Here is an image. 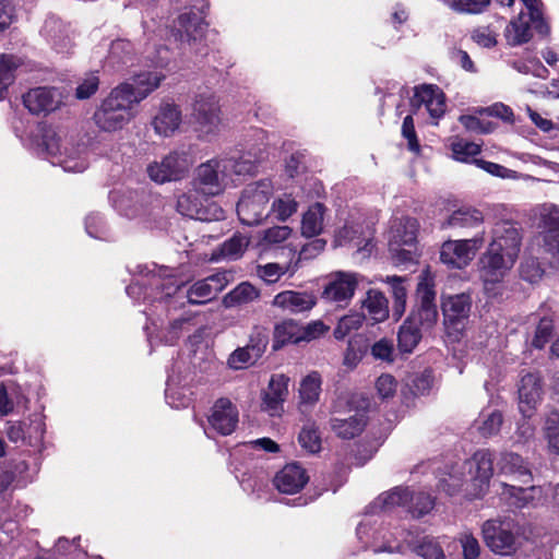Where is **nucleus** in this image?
Instances as JSON below:
<instances>
[{"instance_id": "obj_1", "label": "nucleus", "mask_w": 559, "mask_h": 559, "mask_svg": "<svg viewBox=\"0 0 559 559\" xmlns=\"http://www.w3.org/2000/svg\"><path fill=\"white\" fill-rule=\"evenodd\" d=\"M164 75L156 72L141 73L132 84L123 83L114 88L94 112L96 126L105 132L122 129L132 118L131 109L157 88Z\"/></svg>"}, {"instance_id": "obj_2", "label": "nucleus", "mask_w": 559, "mask_h": 559, "mask_svg": "<svg viewBox=\"0 0 559 559\" xmlns=\"http://www.w3.org/2000/svg\"><path fill=\"white\" fill-rule=\"evenodd\" d=\"M259 157L251 152H231L202 163L195 169L192 186L205 201L222 193L234 176L253 175Z\"/></svg>"}, {"instance_id": "obj_3", "label": "nucleus", "mask_w": 559, "mask_h": 559, "mask_svg": "<svg viewBox=\"0 0 559 559\" xmlns=\"http://www.w3.org/2000/svg\"><path fill=\"white\" fill-rule=\"evenodd\" d=\"M516 261L514 250L509 252L500 251L498 245H489L487 251L483 253L478 261L479 276L484 284L485 293L488 297H497L502 293V280L512 269Z\"/></svg>"}, {"instance_id": "obj_4", "label": "nucleus", "mask_w": 559, "mask_h": 559, "mask_svg": "<svg viewBox=\"0 0 559 559\" xmlns=\"http://www.w3.org/2000/svg\"><path fill=\"white\" fill-rule=\"evenodd\" d=\"M273 190L267 179L250 183L243 189L237 203V215L243 225L257 226L267 217V203Z\"/></svg>"}, {"instance_id": "obj_5", "label": "nucleus", "mask_w": 559, "mask_h": 559, "mask_svg": "<svg viewBox=\"0 0 559 559\" xmlns=\"http://www.w3.org/2000/svg\"><path fill=\"white\" fill-rule=\"evenodd\" d=\"M418 228L419 224L414 217L402 216L391 221L389 251L396 264L415 262Z\"/></svg>"}, {"instance_id": "obj_6", "label": "nucleus", "mask_w": 559, "mask_h": 559, "mask_svg": "<svg viewBox=\"0 0 559 559\" xmlns=\"http://www.w3.org/2000/svg\"><path fill=\"white\" fill-rule=\"evenodd\" d=\"M484 242L485 231L469 239L447 240L441 246L440 260L449 267L463 269L471 263Z\"/></svg>"}, {"instance_id": "obj_7", "label": "nucleus", "mask_w": 559, "mask_h": 559, "mask_svg": "<svg viewBox=\"0 0 559 559\" xmlns=\"http://www.w3.org/2000/svg\"><path fill=\"white\" fill-rule=\"evenodd\" d=\"M177 210L180 214L199 221H219L225 218L224 210L215 202L204 200L201 191L192 188L181 194L177 200Z\"/></svg>"}, {"instance_id": "obj_8", "label": "nucleus", "mask_w": 559, "mask_h": 559, "mask_svg": "<svg viewBox=\"0 0 559 559\" xmlns=\"http://www.w3.org/2000/svg\"><path fill=\"white\" fill-rule=\"evenodd\" d=\"M39 146L48 156L56 158V160H52V164H60L66 171L81 173L87 167L86 159L83 157L86 146L84 144L80 145L74 154L69 153L68 148H66L63 156L60 152V138L51 129L45 130Z\"/></svg>"}, {"instance_id": "obj_9", "label": "nucleus", "mask_w": 559, "mask_h": 559, "mask_svg": "<svg viewBox=\"0 0 559 559\" xmlns=\"http://www.w3.org/2000/svg\"><path fill=\"white\" fill-rule=\"evenodd\" d=\"M514 523L510 519L487 520L481 532L486 545L497 555L510 556L515 549Z\"/></svg>"}, {"instance_id": "obj_10", "label": "nucleus", "mask_w": 559, "mask_h": 559, "mask_svg": "<svg viewBox=\"0 0 559 559\" xmlns=\"http://www.w3.org/2000/svg\"><path fill=\"white\" fill-rule=\"evenodd\" d=\"M191 165L192 160L187 153L171 152L160 162L150 164L147 174L157 183L177 181L188 174Z\"/></svg>"}, {"instance_id": "obj_11", "label": "nucleus", "mask_w": 559, "mask_h": 559, "mask_svg": "<svg viewBox=\"0 0 559 559\" xmlns=\"http://www.w3.org/2000/svg\"><path fill=\"white\" fill-rule=\"evenodd\" d=\"M462 467L471 475V481L475 487L474 496H483L493 474V457L490 451H476L469 460L462 462Z\"/></svg>"}, {"instance_id": "obj_12", "label": "nucleus", "mask_w": 559, "mask_h": 559, "mask_svg": "<svg viewBox=\"0 0 559 559\" xmlns=\"http://www.w3.org/2000/svg\"><path fill=\"white\" fill-rule=\"evenodd\" d=\"M192 117L200 136L215 134L221 124L219 107L215 97L199 96L193 105Z\"/></svg>"}, {"instance_id": "obj_13", "label": "nucleus", "mask_w": 559, "mask_h": 559, "mask_svg": "<svg viewBox=\"0 0 559 559\" xmlns=\"http://www.w3.org/2000/svg\"><path fill=\"white\" fill-rule=\"evenodd\" d=\"M64 95L57 87L40 86L23 95V104L33 115H48L63 105Z\"/></svg>"}, {"instance_id": "obj_14", "label": "nucleus", "mask_w": 559, "mask_h": 559, "mask_svg": "<svg viewBox=\"0 0 559 559\" xmlns=\"http://www.w3.org/2000/svg\"><path fill=\"white\" fill-rule=\"evenodd\" d=\"M229 283V273L217 272L192 284L187 290L188 302L203 305L213 300Z\"/></svg>"}, {"instance_id": "obj_15", "label": "nucleus", "mask_w": 559, "mask_h": 559, "mask_svg": "<svg viewBox=\"0 0 559 559\" xmlns=\"http://www.w3.org/2000/svg\"><path fill=\"white\" fill-rule=\"evenodd\" d=\"M472 309V298L462 293L443 298L442 313L444 324L455 331H461L468 319Z\"/></svg>"}, {"instance_id": "obj_16", "label": "nucleus", "mask_w": 559, "mask_h": 559, "mask_svg": "<svg viewBox=\"0 0 559 559\" xmlns=\"http://www.w3.org/2000/svg\"><path fill=\"white\" fill-rule=\"evenodd\" d=\"M207 421L217 433L228 436L238 425V409L230 400L221 397L212 406Z\"/></svg>"}, {"instance_id": "obj_17", "label": "nucleus", "mask_w": 559, "mask_h": 559, "mask_svg": "<svg viewBox=\"0 0 559 559\" xmlns=\"http://www.w3.org/2000/svg\"><path fill=\"white\" fill-rule=\"evenodd\" d=\"M540 378L535 373L522 377L519 386V409L525 418H531L542 400Z\"/></svg>"}, {"instance_id": "obj_18", "label": "nucleus", "mask_w": 559, "mask_h": 559, "mask_svg": "<svg viewBox=\"0 0 559 559\" xmlns=\"http://www.w3.org/2000/svg\"><path fill=\"white\" fill-rule=\"evenodd\" d=\"M289 378L283 373L273 374L262 396V408L270 415H280L288 396Z\"/></svg>"}, {"instance_id": "obj_19", "label": "nucleus", "mask_w": 559, "mask_h": 559, "mask_svg": "<svg viewBox=\"0 0 559 559\" xmlns=\"http://www.w3.org/2000/svg\"><path fill=\"white\" fill-rule=\"evenodd\" d=\"M308 480L309 476L306 469L298 463H290L276 473L273 483L278 491L294 495L300 491Z\"/></svg>"}, {"instance_id": "obj_20", "label": "nucleus", "mask_w": 559, "mask_h": 559, "mask_svg": "<svg viewBox=\"0 0 559 559\" xmlns=\"http://www.w3.org/2000/svg\"><path fill=\"white\" fill-rule=\"evenodd\" d=\"M411 103L412 106L417 108L425 105L429 115L436 119L442 117L445 112V96L443 92L435 85H421L416 87Z\"/></svg>"}, {"instance_id": "obj_21", "label": "nucleus", "mask_w": 559, "mask_h": 559, "mask_svg": "<svg viewBox=\"0 0 559 559\" xmlns=\"http://www.w3.org/2000/svg\"><path fill=\"white\" fill-rule=\"evenodd\" d=\"M358 281L355 273L337 272L323 290L328 301L347 302L354 296Z\"/></svg>"}, {"instance_id": "obj_22", "label": "nucleus", "mask_w": 559, "mask_h": 559, "mask_svg": "<svg viewBox=\"0 0 559 559\" xmlns=\"http://www.w3.org/2000/svg\"><path fill=\"white\" fill-rule=\"evenodd\" d=\"M322 378L318 371H311L304 377L298 388L297 408L301 414H310L321 394Z\"/></svg>"}, {"instance_id": "obj_23", "label": "nucleus", "mask_w": 559, "mask_h": 559, "mask_svg": "<svg viewBox=\"0 0 559 559\" xmlns=\"http://www.w3.org/2000/svg\"><path fill=\"white\" fill-rule=\"evenodd\" d=\"M179 107L173 103H163L152 120L154 131L160 136H170L181 124Z\"/></svg>"}, {"instance_id": "obj_24", "label": "nucleus", "mask_w": 559, "mask_h": 559, "mask_svg": "<svg viewBox=\"0 0 559 559\" xmlns=\"http://www.w3.org/2000/svg\"><path fill=\"white\" fill-rule=\"evenodd\" d=\"M521 235L516 225L509 221L496 223L492 229V240L489 245H498L500 251L507 253L511 248L514 250V258L518 259L521 248Z\"/></svg>"}, {"instance_id": "obj_25", "label": "nucleus", "mask_w": 559, "mask_h": 559, "mask_svg": "<svg viewBox=\"0 0 559 559\" xmlns=\"http://www.w3.org/2000/svg\"><path fill=\"white\" fill-rule=\"evenodd\" d=\"M314 305L316 298L306 292L285 290L273 299V306L292 313L310 310Z\"/></svg>"}, {"instance_id": "obj_26", "label": "nucleus", "mask_w": 559, "mask_h": 559, "mask_svg": "<svg viewBox=\"0 0 559 559\" xmlns=\"http://www.w3.org/2000/svg\"><path fill=\"white\" fill-rule=\"evenodd\" d=\"M5 432L11 442L34 444L43 439L44 427L39 420L32 421L31 424L25 421H8Z\"/></svg>"}, {"instance_id": "obj_27", "label": "nucleus", "mask_w": 559, "mask_h": 559, "mask_svg": "<svg viewBox=\"0 0 559 559\" xmlns=\"http://www.w3.org/2000/svg\"><path fill=\"white\" fill-rule=\"evenodd\" d=\"M373 522L370 519H364L357 526L356 534L358 539L364 544V547L371 546L373 548V552L386 551L389 554H394L395 551L402 552V546L400 544L396 545H380L378 539L383 538L384 535L381 534V531L374 527Z\"/></svg>"}, {"instance_id": "obj_28", "label": "nucleus", "mask_w": 559, "mask_h": 559, "mask_svg": "<svg viewBox=\"0 0 559 559\" xmlns=\"http://www.w3.org/2000/svg\"><path fill=\"white\" fill-rule=\"evenodd\" d=\"M543 246L549 253H559V209L550 206L542 214Z\"/></svg>"}, {"instance_id": "obj_29", "label": "nucleus", "mask_w": 559, "mask_h": 559, "mask_svg": "<svg viewBox=\"0 0 559 559\" xmlns=\"http://www.w3.org/2000/svg\"><path fill=\"white\" fill-rule=\"evenodd\" d=\"M205 23L195 12H186L178 16L174 36L181 41L197 40L203 36Z\"/></svg>"}, {"instance_id": "obj_30", "label": "nucleus", "mask_w": 559, "mask_h": 559, "mask_svg": "<svg viewBox=\"0 0 559 559\" xmlns=\"http://www.w3.org/2000/svg\"><path fill=\"white\" fill-rule=\"evenodd\" d=\"M370 235V230L368 228L365 230L362 224H346L337 231L335 242L338 246L353 243L359 250H369L371 242Z\"/></svg>"}, {"instance_id": "obj_31", "label": "nucleus", "mask_w": 559, "mask_h": 559, "mask_svg": "<svg viewBox=\"0 0 559 559\" xmlns=\"http://www.w3.org/2000/svg\"><path fill=\"white\" fill-rule=\"evenodd\" d=\"M530 14L521 12L515 19H512L504 29V37L510 46H519L527 43L533 34Z\"/></svg>"}, {"instance_id": "obj_32", "label": "nucleus", "mask_w": 559, "mask_h": 559, "mask_svg": "<svg viewBox=\"0 0 559 559\" xmlns=\"http://www.w3.org/2000/svg\"><path fill=\"white\" fill-rule=\"evenodd\" d=\"M484 223V215L480 211L473 207H461L453 211L445 221L441 223V228H475Z\"/></svg>"}, {"instance_id": "obj_33", "label": "nucleus", "mask_w": 559, "mask_h": 559, "mask_svg": "<svg viewBox=\"0 0 559 559\" xmlns=\"http://www.w3.org/2000/svg\"><path fill=\"white\" fill-rule=\"evenodd\" d=\"M498 467L502 474L512 475L524 484H527L532 479V473L527 463L516 453H501Z\"/></svg>"}, {"instance_id": "obj_34", "label": "nucleus", "mask_w": 559, "mask_h": 559, "mask_svg": "<svg viewBox=\"0 0 559 559\" xmlns=\"http://www.w3.org/2000/svg\"><path fill=\"white\" fill-rule=\"evenodd\" d=\"M366 424L365 412H357L348 418H333L331 420L332 430L343 439H352L360 435Z\"/></svg>"}, {"instance_id": "obj_35", "label": "nucleus", "mask_w": 559, "mask_h": 559, "mask_svg": "<svg viewBox=\"0 0 559 559\" xmlns=\"http://www.w3.org/2000/svg\"><path fill=\"white\" fill-rule=\"evenodd\" d=\"M250 243V238L240 233L234 234L225 240L217 251L213 253V259L238 260L241 258Z\"/></svg>"}, {"instance_id": "obj_36", "label": "nucleus", "mask_w": 559, "mask_h": 559, "mask_svg": "<svg viewBox=\"0 0 559 559\" xmlns=\"http://www.w3.org/2000/svg\"><path fill=\"white\" fill-rule=\"evenodd\" d=\"M325 206L322 203H314L302 215L301 234L305 237H316L323 230Z\"/></svg>"}, {"instance_id": "obj_37", "label": "nucleus", "mask_w": 559, "mask_h": 559, "mask_svg": "<svg viewBox=\"0 0 559 559\" xmlns=\"http://www.w3.org/2000/svg\"><path fill=\"white\" fill-rule=\"evenodd\" d=\"M411 498V491L408 488L395 487L390 491L380 495L372 503V509H379L381 511H391L396 507L408 508V500Z\"/></svg>"}, {"instance_id": "obj_38", "label": "nucleus", "mask_w": 559, "mask_h": 559, "mask_svg": "<svg viewBox=\"0 0 559 559\" xmlns=\"http://www.w3.org/2000/svg\"><path fill=\"white\" fill-rule=\"evenodd\" d=\"M502 495L508 498L511 507L521 509L534 502L536 497L540 495V488L535 486L523 488L503 485Z\"/></svg>"}, {"instance_id": "obj_39", "label": "nucleus", "mask_w": 559, "mask_h": 559, "mask_svg": "<svg viewBox=\"0 0 559 559\" xmlns=\"http://www.w3.org/2000/svg\"><path fill=\"white\" fill-rule=\"evenodd\" d=\"M364 307L374 322H383L389 317V301L379 290H368Z\"/></svg>"}, {"instance_id": "obj_40", "label": "nucleus", "mask_w": 559, "mask_h": 559, "mask_svg": "<svg viewBox=\"0 0 559 559\" xmlns=\"http://www.w3.org/2000/svg\"><path fill=\"white\" fill-rule=\"evenodd\" d=\"M407 546L412 552L424 559H444L445 555L440 544L429 536L418 537L416 540H407Z\"/></svg>"}, {"instance_id": "obj_41", "label": "nucleus", "mask_w": 559, "mask_h": 559, "mask_svg": "<svg viewBox=\"0 0 559 559\" xmlns=\"http://www.w3.org/2000/svg\"><path fill=\"white\" fill-rule=\"evenodd\" d=\"M383 281L391 286V293L394 298L392 312L397 321L404 314L406 308L407 289L404 285L406 277L392 275L386 276Z\"/></svg>"}, {"instance_id": "obj_42", "label": "nucleus", "mask_w": 559, "mask_h": 559, "mask_svg": "<svg viewBox=\"0 0 559 559\" xmlns=\"http://www.w3.org/2000/svg\"><path fill=\"white\" fill-rule=\"evenodd\" d=\"M260 292L249 282H242L230 290L223 299L226 307H235L254 301Z\"/></svg>"}, {"instance_id": "obj_43", "label": "nucleus", "mask_w": 559, "mask_h": 559, "mask_svg": "<svg viewBox=\"0 0 559 559\" xmlns=\"http://www.w3.org/2000/svg\"><path fill=\"white\" fill-rule=\"evenodd\" d=\"M423 337V330L411 321L405 320L397 333V346L402 353L409 354L418 345Z\"/></svg>"}, {"instance_id": "obj_44", "label": "nucleus", "mask_w": 559, "mask_h": 559, "mask_svg": "<svg viewBox=\"0 0 559 559\" xmlns=\"http://www.w3.org/2000/svg\"><path fill=\"white\" fill-rule=\"evenodd\" d=\"M465 481V469L461 464L451 466L450 471L444 472L438 481L440 490L444 491L449 496H453L460 491Z\"/></svg>"}, {"instance_id": "obj_45", "label": "nucleus", "mask_w": 559, "mask_h": 559, "mask_svg": "<svg viewBox=\"0 0 559 559\" xmlns=\"http://www.w3.org/2000/svg\"><path fill=\"white\" fill-rule=\"evenodd\" d=\"M411 323L420 328L423 331L430 330L438 320V310L437 306H419L412 310L409 316L407 317Z\"/></svg>"}, {"instance_id": "obj_46", "label": "nucleus", "mask_w": 559, "mask_h": 559, "mask_svg": "<svg viewBox=\"0 0 559 559\" xmlns=\"http://www.w3.org/2000/svg\"><path fill=\"white\" fill-rule=\"evenodd\" d=\"M22 64V60L14 55L0 53V99L3 92L14 81V71Z\"/></svg>"}, {"instance_id": "obj_47", "label": "nucleus", "mask_w": 559, "mask_h": 559, "mask_svg": "<svg viewBox=\"0 0 559 559\" xmlns=\"http://www.w3.org/2000/svg\"><path fill=\"white\" fill-rule=\"evenodd\" d=\"M443 2L459 14H481L491 3V0H443Z\"/></svg>"}, {"instance_id": "obj_48", "label": "nucleus", "mask_w": 559, "mask_h": 559, "mask_svg": "<svg viewBox=\"0 0 559 559\" xmlns=\"http://www.w3.org/2000/svg\"><path fill=\"white\" fill-rule=\"evenodd\" d=\"M545 437L551 452L559 454V412L551 409L547 413L544 426Z\"/></svg>"}, {"instance_id": "obj_49", "label": "nucleus", "mask_w": 559, "mask_h": 559, "mask_svg": "<svg viewBox=\"0 0 559 559\" xmlns=\"http://www.w3.org/2000/svg\"><path fill=\"white\" fill-rule=\"evenodd\" d=\"M133 45L127 39H117L111 43L108 59L112 64H126L132 60Z\"/></svg>"}, {"instance_id": "obj_50", "label": "nucleus", "mask_w": 559, "mask_h": 559, "mask_svg": "<svg viewBox=\"0 0 559 559\" xmlns=\"http://www.w3.org/2000/svg\"><path fill=\"white\" fill-rule=\"evenodd\" d=\"M297 270V263L294 266L281 265L278 263H266L264 265H258L257 274L267 284L276 283L287 272L294 273Z\"/></svg>"}, {"instance_id": "obj_51", "label": "nucleus", "mask_w": 559, "mask_h": 559, "mask_svg": "<svg viewBox=\"0 0 559 559\" xmlns=\"http://www.w3.org/2000/svg\"><path fill=\"white\" fill-rule=\"evenodd\" d=\"M433 506L435 500L431 498L429 493L423 491L413 493L411 491L407 511L414 518H420L429 513L432 510Z\"/></svg>"}, {"instance_id": "obj_52", "label": "nucleus", "mask_w": 559, "mask_h": 559, "mask_svg": "<svg viewBox=\"0 0 559 559\" xmlns=\"http://www.w3.org/2000/svg\"><path fill=\"white\" fill-rule=\"evenodd\" d=\"M298 441L301 448L311 454L321 450V439L314 425L305 426L298 436Z\"/></svg>"}, {"instance_id": "obj_53", "label": "nucleus", "mask_w": 559, "mask_h": 559, "mask_svg": "<svg viewBox=\"0 0 559 559\" xmlns=\"http://www.w3.org/2000/svg\"><path fill=\"white\" fill-rule=\"evenodd\" d=\"M116 207L126 216L134 217L142 212L140 195L138 192H128L119 197Z\"/></svg>"}, {"instance_id": "obj_54", "label": "nucleus", "mask_w": 559, "mask_h": 559, "mask_svg": "<svg viewBox=\"0 0 559 559\" xmlns=\"http://www.w3.org/2000/svg\"><path fill=\"white\" fill-rule=\"evenodd\" d=\"M364 321V316L360 313H352L344 316L340 319L336 328L334 329V336L336 340L345 338L353 331L358 330Z\"/></svg>"}, {"instance_id": "obj_55", "label": "nucleus", "mask_w": 559, "mask_h": 559, "mask_svg": "<svg viewBox=\"0 0 559 559\" xmlns=\"http://www.w3.org/2000/svg\"><path fill=\"white\" fill-rule=\"evenodd\" d=\"M417 297L419 300V306H436L433 281L428 271L420 275V281L417 285Z\"/></svg>"}, {"instance_id": "obj_56", "label": "nucleus", "mask_w": 559, "mask_h": 559, "mask_svg": "<svg viewBox=\"0 0 559 559\" xmlns=\"http://www.w3.org/2000/svg\"><path fill=\"white\" fill-rule=\"evenodd\" d=\"M98 86H99V78H98L97 73L96 72L86 73L78 82V86L75 88V97L81 100L88 99L97 92Z\"/></svg>"}, {"instance_id": "obj_57", "label": "nucleus", "mask_w": 559, "mask_h": 559, "mask_svg": "<svg viewBox=\"0 0 559 559\" xmlns=\"http://www.w3.org/2000/svg\"><path fill=\"white\" fill-rule=\"evenodd\" d=\"M370 354L376 360L392 364L395 355L393 341L383 337L374 342L370 347Z\"/></svg>"}, {"instance_id": "obj_58", "label": "nucleus", "mask_w": 559, "mask_h": 559, "mask_svg": "<svg viewBox=\"0 0 559 559\" xmlns=\"http://www.w3.org/2000/svg\"><path fill=\"white\" fill-rule=\"evenodd\" d=\"M454 158L460 162H467L469 157L480 153V145L463 139L455 140L451 144Z\"/></svg>"}, {"instance_id": "obj_59", "label": "nucleus", "mask_w": 559, "mask_h": 559, "mask_svg": "<svg viewBox=\"0 0 559 559\" xmlns=\"http://www.w3.org/2000/svg\"><path fill=\"white\" fill-rule=\"evenodd\" d=\"M297 207L298 203L290 195H284L273 202L271 211L278 221L285 222L297 212Z\"/></svg>"}, {"instance_id": "obj_60", "label": "nucleus", "mask_w": 559, "mask_h": 559, "mask_svg": "<svg viewBox=\"0 0 559 559\" xmlns=\"http://www.w3.org/2000/svg\"><path fill=\"white\" fill-rule=\"evenodd\" d=\"M269 344V333L265 328L254 326L247 346L251 349L252 356L261 357Z\"/></svg>"}, {"instance_id": "obj_61", "label": "nucleus", "mask_w": 559, "mask_h": 559, "mask_svg": "<svg viewBox=\"0 0 559 559\" xmlns=\"http://www.w3.org/2000/svg\"><path fill=\"white\" fill-rule=\"evenodd\" d=\"M259 357L252 356L251 349L246 345L235 349L228 357L227 364L231 369L239 370L254 364Z\"/></svg>"}, {"instance_id": "obj_62", "label": "nucleus", "mask_w": 559, "mask_h": 559, "mask_svg": "<svg viewBox=\"0 0 559 559\" xmlns=\"http://www.w3.org/2000/svg\"><path fill=\"white\" fill-rule=\"evenodd\" d=\"M521 277L530 283H537L544 275V269L536 258H526L520 266Z\"/></svg>"}, {"instance_id": "obj_63", "label": "nucleus", "mask_w": 559, "mask_h": 559, "mask_svg": "<svg viewBox=\"0 0 559 559\" xmlns=\"http://www.w3.org/2000/svg\"><path fill=\"white\" fill-rule=\"evenodd\" d=\"M498 33L490 26H478L471 33V38L478 46L484 48H492L498 44Z\"/></svg>"}, {"instance_id": "obj_64", "label": "nucleus", "mask_w": 559, "mask_h": 559, "mask_svg": "<svg viewBox=\"0 0 559 559\" xmlns=\"http://www.w3.org/2000/svg\"><path fill=\"white\" fill-rule=\"evenodd\" d=\"M522 1L526 7L530 17H531V21L534 23V27L537 29V32L540 34H544V35L548 34L549 27L543 19V13H542V9H540L542 8L540 0H522Z\"/></svg>"}]
</instances>
